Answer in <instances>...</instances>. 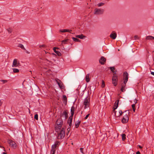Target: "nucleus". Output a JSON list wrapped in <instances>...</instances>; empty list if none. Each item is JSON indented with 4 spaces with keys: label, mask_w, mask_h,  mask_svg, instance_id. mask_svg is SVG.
<instances>
[{
    "label": "nucleus",
    "mask_w": 154,
    "mask_h": 154,
    "mask_svg": "<svg viewBox=\"0 0 154 154\" xmlns=\"http://www.w3.org/2000/svg\"><path fill=\"white\" fill-rule=\"evenodd\" d=\"M119 102V100H117L116 101V103H117L116 104H115V105H114V109H113V112L114 113V115L115 116V117H119V116H121L122 115V112L121 110H120L119 112V113H118V114H117V112L116 111H115V110L117 108V107L118 106Z\"/></svg>",
    "instance_id": "obj_6"
},
{
    "label": "nucleus",
    "mask_w": 154,
    "mask_h": 154,
    "mask_svg": "<svg viewBox=\"0 0 154 154\" xmlns=\"http://www.w3.org/2000/svg\"><path fill=\"white\" fill-rule=\"evenodd\" d=\"M153 38V36H147L146 38V39H152Z\"/></svg>",
    "instance_id": "obj_32"
},
{
    "label": "nucleus",
    "mask_w": 154,
    "mask_h": 154,
    "mask_svg": "<svg viewBox=\"0 0 154 154\" xmlns=\"http://www.w3.org/2000/svg\"><path fill=\"white\" fill-rule=\"evenodd\" d=\"M44 51L45 52V54H47V53H48V52H46L45 51Z\"/></svg>",
    "instance_id": "obj_49"
},
{
    "label": "nucleus",
    "mask_w": 154,
    "mask_h": 154,
    "mask_svg": "<svg viewBox=\"0 0 154 154\" xmlns=\"http://www.w3.org/2000/svg\"><path fill=\"white\" fill-rule=\"evenodd\" d=\"M0 147L1 148H3L4 149V151H5V148H4V147H3V146H0Z\"/></svg>",
    "instance_id": "obj_44"
},
{
    "label": "nucleus",
    "mask_w": 154,
    "mask_h": 154,
    "mask_svg": "<svg viewBox=\"0 0 154 154\" xmlns=\"http://www.w3.org/2000/svg\"><path fill=\"white\" fill-rule=\"evenodd\" d=\"M56 48H55V47H54V48H53V50L54 51V52L58 56H60L61 55V53L58 51H57L56 50Z\"/></svg>",
    "instance_id": "obj_18"
},
{
    "label": "nucleus",
    "mask_w": 154,
    "mask_h": 154,
    "mask_svg": "<svg viewBox=\"0 0 154 154\" xmlns=\"http://www.w3.org/2000/svg\"><path fill=\"white\" fill-rule=\"evenodd\" d=\"M128 78V74L126 72L124 73V83L121 84V91L122 92H124L125 91V86L126 83L127 82Z\"/></svg>",
    "instance_id": "obj_1"
},
{
    "label": "nucleus",
    "mask_w": 154,
    "mask_h": 154,
    "mask_svg": "<svg viewBox=\"0 0 154 154\" xmlns=\"http://www.w3.org/2000/svg\"><path fill=\"white\" fill-rule=\"evenodd\" d=\"M134 102L135 103L134 104H136L137 102V100L136 99H135L134 100Z\"/></svg>",
    "instance_id": "obj_42"
},
{
    "label": "nucleus",
    "mask_w": 154,
    "mask_h": 154,
    "mask_svg": "<svg viewBox=\"0 0 154 154\" xmlns=\"http://www.w3.org/2000/svg\"><path fill=\"white\" fill-rule=\"evenodd\" d=\"M60 82H59L57 81H56L57 82L58 85L59 87L61 89H63L65 87L63 84L61 82L60 80H59Z\"/></svg>",
    "instance_id": "obj_14"
},
{
    "label": "nucleus",
    "mask_w": 154,
    "mask_h": 154,
    "mask_svg": "<svg viewBox=\"0 0 154 154\" xmlns=\"http://www.w3.org/2000/svg\"><path fill=\"white\" fill-rule=\"evenodd\" d=\"M27 53H28V54H29V52H27Z\"/></svg>",
    "instance_id": "obj_51"
},
{
    "label": "nucleus",
    "mask_w": 154,
    "mask_h": 154,
    "mask_svg": "<svg viewBox=\"0 0 154 154\" xmlns=\"http://www.w3.org/2000/svg\"><path fill=\"white\" fill-rule=\"evenodd\" d=\"M128 118L127 114H125L122 118V123H126L128 121Z\"/></svg>",
    "instance_id": "obj_12"
},
{
    "label": "nucleus",
    "mask_w": 154,
    "mask_h": 154,
    "mask_svg": "<svg viewBox=\"0 0 154 154\" xmlns=\"http://www.w3.org/2000/svg\"><path fill=\"white\" fill-rule=\"evenodd\" d=\"M68 41V39H65V40H62L61 41V42H62V44H67V42Z\"/></svg>",
    "instance_id": "obj_25"
},
{
    "label": "nucleus",
    "mask_w": 154,
    "mask_h": 154,
    "mask_svg": "<svg viewBox=\"0 0 154 154\" xmlns=\"http://www.w3.org/2000/svg\"><path fill=\"white\" fill-rule=\"evenodd\" d=\"M132 107L133 108V109L134 112H135V104H132Z\"/></svg>",
    "instance_id": "obj_30"
},
{
    "label": "nucleus",
    "mask_w": 154,
    "mask_h": 154,
    "mask_svg": "<svg viewBox=\"0 0 154 154\" xmlns=\"http://www.w3.org/2000/svg\"><path fill=\"white\" fill-rule=\"evenodd\" d=\"M138 146H139V147L140 148H142V147L140 146V145H138Z\"/></svg>",
    "instance_id": "obj_47"
},
{
    "label": "nucleus",
    "mask_w": 154,
    "mask_h": 154,
    "mask_svg": "<svg viewBox=\"0 0 154 154\" xmlns=\"http://www.w3.org/2000/svg\"><path fill=\"white\" fill-rule=\"evenodd\" d=\"M89 75H90L89 74H87V75L85 77V80L87 82H88L90 80V78H89Z\"/></svg>",
    "instance_id": "obj_20"
},
{
    "label": "nucleus",
    "mask_w": 154,
    "mask_h": 154,
    "mask_svg": "<svg viewBox=\"0 0 154 154\" xmlns=\"http://www.w3.org/2000/svg\"><path fill=\"white\" fill-rule=\"evenodd\" d=\"M75 108L72 106L71 109V115L69 116L68 121V123L69 126L71 127L72 125V121L73 118V116L74 115V111H75Z\"/></svg>",
    "instance_id": "obj_3"
},
{
    "label": "nucleus",
    "mask_w": 154,
    "mask_h": 154,
    "mask_svg": "<svg viewBox=\"0 0 154 154\" xmlns=\"http://www.w3.org/2000/svg\"><path fill=\"white\" fill-rule=\"evenodd\" d=\"M90 98L87 97L83 101V105L85 106L84 108L85 109L89 107L90 104Z\"/></svg>",
    "instance_id": "obj_8"
},
{
    "label": "nucleus",
    "mask_w": 154,
    "mask_h": 154,
    "mask_svg": "<svg viewBox=\"0 0 154 154\" xmlns=\"http://www.w3.org/2000/svg\"><path fill=\"white\" fill-rule=\"evenodd\" d=\"M104 4V3L103 2H101L98 3L97 5L98 7H100L102 6H103Z\"/></svg>",
    "instance_id": "obj_28"
},
{
    "label": "nucleus",
    "mask_w": 154,
    "mask_h": 154,
    "mask_svg": "<svg viewBox=\"0 0 154 154\" xmlns=\"http://www.w3.org/2000/svg\"><path fill=\"white\" fill-rule=\"evenodd\" d=\"M122 139L123 140H124L126 139V135L125 134H123L122 135Z\"/></svg>",
    "instance_id": "obj_27"
},
{
    "label": "nucleus",
    "mask_w": 154,
    "mask_h": 154,
    "mask_svg": "<svg viewBox=\"0 0 154 154\" xmlns=\"http://www.w3.org/2000/svg\"><path fill=\"white\" fill-rule=\"evenodd\" d=\"M105 86V82L103 80L102 81V85H101V87L102 88H104Z\"/></svg>",
    "instance_id": "obj_33"
},
{
    "label": "nucleus",
    "mask_w": 154,
    "mask_h": 154,
    "mask_svg": "<svg viewBox=\"0 0 154 154\" xmlns=\"http://www.w3.org/2000/svg\"><path fill=\"white\" fill-rule=\"evenodd\" d=\"M106 61V59L103 57H101L99 60V62L101 64H104Z\"/></svg>",
    "instance_id": "obj_13"
},
{
    "label": "nucleus",
    "mask_w": 154,
    "mask_h": 154,
    "mask_svg": "<svg viewBox=\"0 0 154 154\" xmlns=\"http://www.w3.org/2000/svg\"><path fill=\"white\" fill-rule=\"evenodd\" d=\"M117 36V34L116 32H112L110 35V37L113 39H116Z\"/></svg>",
    "instance_id": "obj_15"
},
{
    "label": "nucleus",
    "mask_w": 154,
    "mask_h": 154,
    "mask_svg": "<svg viewBox=\"0 0 154 154\" xmlns=\"http://www.w3.org/2000/svg\"><path fill=\"white\" fill-rule=\"evenodd\" d=\"M0 81L1 82H3L4 83H6L8 82L7 80H1Z\"/></svg>",
    "instance_id": "obj_34"
},
{
    "label": "nucleus",
    "mask_w": 154,
    "mask_h": 154,
    "mask_svg": "<svg viewBox=\"0 0 154 154\" xmlns=\"http://www.w3.org/2000/svg\"><path fill=\"white\" fill-rule=\"evenodd\" d=\"M20 63L18 62L17 60L16 59H14L13 61V64L12 65V67H16L18 66Z\"/></svg>",
    "instance_id": "obj_11"
},
{
    "label": "nucleus",
    "mask_w": 154,
    "mask_h": 154,
    "mask_svg": "<svg viewBox=\"0 0 154 154\" xmlns=\"http://www.w3.org/2000/svg\"><path fill=\"white\" fill-rule=\"evenodd\" d=\"M151 74L152 75H154V72H151Z\"/></svg>",
    "instance_id": "obj_46"
},
{
    "label": "nucleus",
    "mask_w": 154,
    "mask_h": 154,
    "mask_svg": "<svg viewBox=\"0 0 154 154\" xmlns=\"http://www.w3.org/2000/svg\"><path fill=\"white\" fill-rule=\"evenodd\" d=\"M134 38L135 40L138 39L139 37L137 35H136L134 36Z\"/></svg>",
    "instance_id": "obj_35"
},
{
    "label": "nucleus",
    "mask_w": 154,
    "mask_h": 154,
    "mask_svg": "<svg viewBox=\"0 0 154 154\" xmlns=\"http://www.w3.org/2000/svg\"><path fill=\"white\" fill-rule=\"evenodd\" d=\"M80 123V122H79V121H77L75 122V126L76 128H78L79 126V125Z\"/></svg>",
    "instance_id": "obj_26"
},
{
    "label": "nucleus",
    "mask_w": 154,
    "mask_h": 154,
    "mask_svg": "<svg viewBox=\"0 0 154 154\" xmlns=\"http://www.w3.org/2000/svg\"><path fill=\"white\" fill-rule=\"evenodd\" d=\"M59 144V142L57 141L55 142L54 144L52 145L51 151V154H55V151L58 148Z\"/></svg>",
    "instance_id": "obj_2"
},
{
    "label": "nucleus",
    "mask_w": 154,
    "mask_h": 154,
    "mask_svg": "<svg viewBox=\"0 0 154 154\" xmlns=\"http://www.w3.org/2000/svg\"><path fill=\"white\" fill-rule=\"evenodd\" d=\"M89 114H88V115H87L85 117L84 119H86L88 118V117L89 116Z\"/></svg>",
    "instance_id": "obj_40"
},
{
    "label": "nucleus",
    "mask_w": 154,
    "mask_h": 154,
    "mask_svg": "<svg viewBox=\"0 0 154 154\" xmlns=\"http://www.w3.org/2000/svg\"><path fill=\"white\" fill-rule=\"evenodd\" d=\"M104 12V10L103 9L96 8L94 10V14L95 15L103 14Z\"/></svg>",
    "instance_id": "obj_7"
},
{
    "label": "nucleus",
    "mask_w": 154,
    "mask_h": 154,
    "mask_svg": "<svg viewBox=\"0 0 154 154\" xmlns=\"http://www.w3.org/2000/svg\"><path fill=\"white\" fill-rule=\"evenodd\" d=\"M148 63L150 66H152L154 63L153 60L152 58H151L148 62Z\"/></svg>",
    "instance_id": "obj_21"
},
{
    "label": "nucleus",
    "mask_w": 154,
    "mask_h": 154,
    "mask_svg": "<svg viewBox=\"0 0 154 154\" xmlns=\"http://www.w3.org/2000/svg\"><path fill=\"white\" fill-rule=\"evenodd\" d=\"M34 118L37 120H38V115L37 114H36L34 116Z\"/></svg>",
    "instance_id": "obj_36"
},
{
    "label": "nucleus",
    "mask_w": 154,
    "mask_h": 154,
    "mask_svg": "<svg viewBox=\"0 0 154 154\" xmlns=\"http://www.w3.org/2000/svg\"><path fill=\"white\" fill-rule=\"evenodd\" d=\"M110 69L112 72L113 71L115 70V68L114 67H110Z\"/></svg>",
    "instance_id": "obj_37"
},
{
    "label": "nucleus",
    "mask_w": 154,
    "mask_h": 154,
    "mask_svg": "<svg viewBox=\"0 0 154 154\" xmlns=\"http://www.w3.org/2000/svg\"><path fill=\"white\" fill-rule=\"evenodd\" d=\"M57 138L59 139H61L63 138L65 135V130L63 128L59 131H57Z\"/></svg>",
    "instance_id": "obj_4"
},
{
    "label": "nucleus",
    "mask_w": 154,
    "mask_h": 154,
    "mask_svg": "<svg viewBox=\"0 0 154 154\" xmlns=\"http://www.w3.org/2000/svg\"><path fill=\"white\" fill-rule=\"evenodd\" d=\"M72 30L69 29H61L59 30V32H71Z\"/></svg>",
    "instance_id": "obj_16"
},
{
    "label": "nucleus",
    "mask_w": 154,
    "mask_h": 154,
    "mask_svg": "<svg viewBox=\"0 0 154 154\" xmlns=\"http://www.w3.org/2000/svg\"><path fill=\"white\" fill-rule=\"evenodd\" d=\"M154 39V37H153V38H152V39Z\"/></svg>",
    "instance_id": "obj_52"
},
{
    "label": "nucleus",
    "mask_w": 154,
    "mask_h": 154,
    "mask_svg": "<svg viewBox=\"0 0 154 154\" xmlns=\"http://www.w3.org/2000/svg\"><path fill=\"white\" fill-rule=\"evenodd\" d=\"M18 47L21 48L22 49H25L23 45L22 44H19L18 45Z\"/></svg>",
    "instance_id": "obj_31"
},
{
    "label": "nucleus",
    "mask_w": 154,
    "mask_h": 154,
    "mask_svg": "<svg viewBox=\"0 0 154 154\" xmlns=\"http://www.w3.org/2000/svg\"><path fill=\"white\" fill-rule=\"evenodd\" d=\"M72 39L75 42H80L81 40L79 39H77L75 37H72Z\"/></svg>",
    "instance_id": "obj_23"
},
{
    "label": "nucleus",
    "mask_w": 154,
    "mask_h": 154,
    "mask_svg": "<svg viewBox=\"0 0 154 154\" xmlns=\"http://www.w3.org/2000/svg\"><path fill=\"white\" fill-rule=\"evenodd\" d=\"M7 30L8 31V32L9 33H11L12 32V29L11 28H8L7 29Z\"/></svg>",
    "instance_id": "obj_29"
},
{
    "label": "nucleus",
    "mask_w": 154,
    "mask_h": 154,
    "mask_svg": "<svg viewBox=\"0 0 154 154\" xmlns=\"http://www.w3.org/2000/svg\"><path fill=\"white\" fill-rule=\"evenodd\" d=\"M112 83L113 84L114 86H116L117 84V76L115 75H113L112 79Z\"/></svg>",
    "instance_id": "obj_10"
},
{
    "label": "nucleus",
    "mask_w": 154,
    "mask_h": 154,
    "mask_svg": "<svg viewBox=\"0 0 154 154\" xmlns=\"http://www.w3.org/2000/svg\"><path fill=\"white\" fill-rule=\"evenodd\" d=\"M2 102L1 101V100H0V106L2 105Z\"/></svg>",
    "instance_id": "obj_43"
},
{
    "label": "nucleus",
    "mask_w": 154,
    "mask_h": 154,
    "mask_svg": "<svg viewBox=\"0 0 154 154\" xmlns=\"http://www.w3.org/2000/svg\"><path fill=\"white\" fill-rule=\"evenodd\" d=\"M63 123V121L61 119H59L57 120L56 122V125L55 126V129L56 131H58V130L61 128Z\"/></svg>",
    "instance_id": "obj_5"
},
{
    "label": "nucleus",
    "mask_w": 154,
    "mask_h": 154,
    "mask_svg": "<svg viewBox=\"0 0 154 154\" xmlns=\"http://www.w3.org/2000/svg\"><path fill=\"white\" fill-rule=\"evenodd\" d=\"M63 100L64 101V103H67V97L65 95H63Z\"/></svg>",
    "instance_id": "obj_22"
},
{
    "label": "nucleus",
    "mask_w": 154,
    "mask_h": 154,
    "mask_svg": "<svg viewBox=\"0 0 154 154\" xmlns=\"http://www.w3.org/2000/svg\"><path fill=\"white\" fill-rule=\"evenodd\" d=\"M61 116L64 118L65 119H66L68 116V114L67 112L65 111L63 112Z\"/></svg>",
    "instance_id": "obj_17"
},
{
    "label": "nucleus",
    "mask_w": 154,
    "mask_h": 154,
    "mask_svg": "<svg viewBox=\"0 0 154 154\" xmlns=\"http://www.w3.org/2000/svg\"><path fill=\"white\" fill-rule=\"evenodd\" d=\"M80 152L83 154H84L83 152V148H80Z\"/></svg>",
    "instance_id": "obj_39"
},
{
    "label": "nucleus",
    "mask_w": 154,
    "mask_h": 154,
    "mask_svg": "<svg viewBox=\"0 0 154 154\" xmlns=\"http://www.w3.org/2000/svg\"><path fill=\"white\" fill-rule=\"evenodd\" d=\"M100 153L99 154H100Z\"/></svg>",
    "instance_id": "obj_53"
},
{
    "label": "nucleus",
    "mask_w": 154,
    "mask_h": 154,
    "mask_svg": "<svg viewBox=\"0 0 154 154\" xmlns=\"http://www.w3.org/2000/svg\"><path fill=\"white\" fill-rule=\"evenodd\" d=\"M67 130L68 131H69L70 130V128H69L68 129H67Z\"/></svg>",
    "instance_id": "obj_48"
},
{
    "label": "nucleus",
    "mask_w": 154,
    "mask_h": 154,
    "mask_svg": "<svg viewBox=\"0 0 154 154\" xmlns=\"http://www.w3.org/2000/svg\"><path fill=\"white\" fill-rule=\"evenodd\" d=\"M76 38H79L80 39H83L84 38L86 37V36L84 35L83 34H81L80 35H77L75 36Z\"/></svg>",
    "instance_id": "obj_19"
},
{
    "label": "nucleus",
    "mask_w": 154,
    "mask_h": 154,
    "mask_svg": "<svg viewBox=\"0 0 154 154\" xmlns=\"http://www.w3.org/2000/svg\"><path fill=\"white\" fill-rule=\"evenodd\" d=\"M8 143L10 145L14 148H16L17 146V144L14 141L10 140L8 141Z\"/></svg>",
    "instance_id": "obj_9"
},
{
    "label": "nucleus",
    "mask_w": 154,
    "mask_h": 154,
    "mask_svg": "<svg viewBox=\"0 0 154 154\" xmlns=\"http://www.w3.org/2000/svg\"><path fill=\"white\" fill-rule=\"evenodd\" d=\"M45 46V45H39V47L40 48H42V47H44Z\"/></svg>",
    "instance_id": "obj_38"
},
{
    "label": "nucleus",
    "mask_w": 154,
    "mask_h": 154,
    "mask_svg": "<svg viewBox=\"0 0 154 154\" xmlns=\"http://www.w3.org/2000/svg\"><path fill=\"white\" fill-rule=\"evenodd\" d=\"M12 69L14 73H18L19 72V70L17 69L13 68Z\"/></svg>",
    "instance_id": "obj_24"
},
{
    "label": "nucleus",
    "mask_w": 154,
    "mask_h": 154,
    "mask_svg": "<svg viewBox=\"0 0 154 154\" xmlns=\"http://www.w3.org/2000/svg\"><path fill=\"white\" fill-rule=\"evenodd\" d=\"M113 72V73L114 74L113 75H116V71H112Z\"/></svg>",
    "instance_id": "obj_41"
},
{
    "label": "nucleus",
    "mask_w": 154,
    "mask_h": 154,
    "mask_svg": "<svg viewBox=\"0 0 154 154\" xmlns=\"http://www.w3.org/2000/svg\"><path fill=\"white\" fill-rule=\"evenodd\" d=\"M136 154H140V152L139 151H137L136 152Z\"/></svg>",
    "instance_id": "obj_45"
},
{
    "label": "nucleus",
    "mask_w": 154,
    "mask_h": 154,
    "mask_svg": "<svg viewBox=\"0 0 154 154\" xmlns=\"http://www.w3.org/2000/svg\"><path fill=\"white\" fill-rule=\"evenodd\" d=\"M2 154H7V153H5V152H3Z\"/></svg>",
    "instance_id": "obj_50"
}]
</instances>
